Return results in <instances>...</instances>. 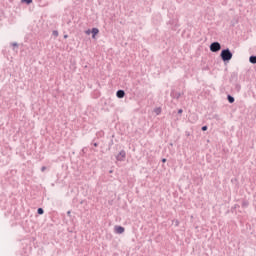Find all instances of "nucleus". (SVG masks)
<instances>
[{"label": "nucleus", "mask_w": 256, "mask_h": 256, "mask_svg": "<svg viewBox=\"0 0 256 256\" xmlns=\"http://www.w3.org/2000/svg\"><path fill=\"white\" fill-rule=\"evenodd\" d=\"M220 57L222 61H231L233 59V53L229 49L222 50Z\"/></svg>", "instance_id": "1"}, {"label": "nucleus", "mask_w": 256, "mask_h": 256, "mask_svg": "<svg viewBox=\"0 0 256 256\" xmlns=\"http://www.w3.org/2000/svg\"><path fill=\"white\" fill-rule=\"evenodd\" d=\"M210 51H212V53H217V51H221V44H219V42H213L210 45Z\"/></svg>", "instance_id": "2"}, {"label": "nucleus", "mask_w": 256, "mask_h": 256, "mask_svg": "<svg viewBox=\"0 0 256 256\" xmlns=\"http://www.w3.org/2000/svg\"><path fill=\"white\" fill-rule=\"evenodd\" d=\"M125 157H127V153L125 150L120 151V153L116 156L117 161H125Z\"/></svg>", "instance_id": "3"}, {"label": "nucleus", "mask_w": 256, "mask_h": 256, "mask_svg": "<svg viewBox=\"0 0 256 256\" xmlns=\"http://www.w3.org/2000/svg\"><path fill=\"white\" fill-rule=\"evenodd\" d=\"M114 231L115 233H117L118 235H121L123 233H125V228L122 226H115L114 227Z\"/></svg>", "instance_id": "4"}, {"label": "nucleus", "mask_w": 256, "mask_h": 256, "mask_svg": "<svg viewBox=\"0 0 256 256\" xmlns=\"http://www.w3.org/2000/svg\"><path fill=\"white\" fill-rule=\"evenodd\" d=\"M116 95H117L118 99H123V97H125V91L118 90Z\"/></svg>", "instance_id": "5"}, {"label": "nucleus", "mask_w": 256, "mask_h": 256, "mask_svg": "<svg viewBox=\"0 0 256 256\" xmlns=\"http://www.w3.org/2000/svg\"><path fill=\"white\" fill-rule=\"evenodd\" d=\"M98 34H99V29L93 28L92 29V37H93V39H95V35H98Z\"/></svg>", "instance_id": "6"}, {"label": "nucleus", "mask_w": 256, "mask_h": 256, "mask_svg": "<svg viewBox=\"0 0 256 256\" xmlns=\"http://www.w3.org/2000/svg\"><path fill=\"white\" fill-rule=\"evenodd\" d=\"M249 61H250V63L255 64V63H256V56H251V57L249 58Z\"/></svg>", "instance_id": "7"}, {"label": "nucleus", "mask_w": 256, "mask_h": 256, "mask_svg": "<svg viewBox=\"0 0 256 256\" xmlns=\"http://www.w3.org/2000/svg\"><path fill=\"white\" fill-rule=\"evenodd\" d=\"M228 101L229 103H235V98H233L232 96H228Z\"/></svg>", "instance_id": "8"}, {"label": "nucleus", "mask_w": 256, "mask_h": 256, "mask_svg": "<svg viewBox=\"0 0 256 256\" xmlns=\"http://www.w3.org/2000/svg\"><path fill=\"white\" fill-rule=\"evenodd\" d=\"M44 211H43V208H39L38 209V215H43Z\"/></svg>", "instance_id": "9"}, {"label": "nucleus", "mask_w": 256, "mask_h": 256, "mask_svg": "<svg viewBox=\"0 0 256 256\" xmlns=\"http://www.w3.org/2000/svg\"><path fill=\"white\" fill-rule=\"evenodd\" d=\"M155 113H156V115H159V114L161 113V108H157V109L155 110Z\"/></svg>", "instance_id": "10"}, {"label": "nucleus", "mask_w": 256, "mask_h": 256, "mask_svg": "<svg viewBox=\"0 0 256 256\" xmlns=\"http://www.w3.org/2000/svg\"><path fill=\"white\" fill-rule=\"evenodd\" d=\"M23 1H24V3H27L28 5L33 3V0H23Z\"/></svg>", "instance_id": "11"}, {"label": "nucleus", "mask_w": 256, "mask_h": 256, "mask_svg": "<svg viewBox=\"0 0 256 256\" xmlns=\"http://www.w3.org/2000/svg\"><path fill=\"white\" fill-rule=\"evenodd\" d=\"M85 33L86 35H91V30H87Z\"/></svg>", "instance_id": "12"}, {"label": "nucleus", "mask_w": 256, "mask_h": 256, "mask_svg": "<svg viewBox=\"0 0 256 256\" xmlns=\"http://www.w3.org/2000/svg\"><path fill=\"white\" fill-rule=\"evenodd\" d=\"M202 131H207V126H203Z\"/></svg>", "instance_id": "13"}, {"label": "nucleus", "mask_w": 256, "mask_h": 256, "mask_svg": "<svg viewBox=\"0 0 256 256\" xmlns=\"http://www.w3.org/2000/svg\"><path fill=\"white\" fill-rule=\"evenodd\" d=\"M46 169H47V167L44 166L41 168V171L44 172V171H46Z\"/></svg>", "instance_id": "14"}, {"label": "nucleus", "mask_w": 256, "mask_h": 256, "mask_svg": "<svg viewBox=\"0 0 256 256\" xmlns=\"http://www.w3.org/2000/svg\"><path fill=\"white\" fill-rule=\"evenodd\" d=\"M162 163H167V159L163 158Z\"/></svg>", "instance_id": "15"}, {"label": "nucleus", "mask_w": 256, "mask_h": 256, "mask_svg": "<svg viewBox=\"0 0 256 256\" xmlns=\"http://www.w3.org/2000/svg\"><path fill=\"white\" fill-rule=\"evenodd\" d=\"M178 113L181 115V113H183V110L182 109L178 110Z\"/></svg>", "instance_id": "16"}, {"label": "nucleus", "mask_w": 256, "mask_h": 256, "mask_svg": "<svg viewBox=\"0 0 256 256\" xmlns=\"http://www.w3.org/2000/svg\"><path fill=\"white\" fill-rule=\"evenodd\" d=\"M54 35H56V36H57V35H59V33H58V32H54Z\"/></svg>", "instance_id": "17"}, {"label": "nucleus", "mask_w": 256, "mask_h": 256, "mask_svg": "<svg viewBox=\"0 0 256 256\" xmlns=\"http://www.w3.org/2000/svg\"><path fill=\"white\" fill-rule=\"evenodd\" d=\"M13 46H14V47H17V43H14Z\"/></svg>", "instance_id": "18"}, {"label": "nucleus", "mask_w": 256, "mask_h": 256, "mask_svg": "<svg viewBox=\"0 0 256 256\" xmlns=\"http://www.w3.org/2000/svg\"><path fill=\"white\" fill-rule=\"evenodd\" d=\"M67 214H68V215H71V211H68Z\"/></svg>", "instance_id": "19"}, {"label": "nucleus", "mask_w": 256, "mask_h": 256, "mask_svg": "<svg viewBox=\"0 0 256 256\" xmlns=\"http://www.w3.org/2000/svg\"><path fill=\"white\" fill-rule=\"evenodd\" d=\"M67 37H68L67 35H64V39H67Z\"/></svg>", "instance_id": "20"}]
</instances>
